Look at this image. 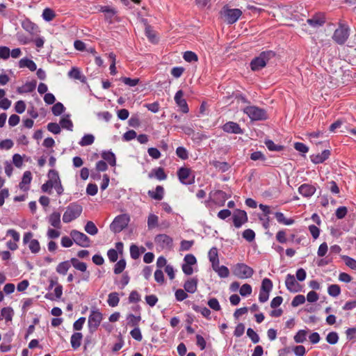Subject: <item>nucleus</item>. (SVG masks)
<instances>
[{
    "label": "nucleus",
    "instance_id": "1",
    "mask_svg": "<svg viewBox=\"0 0 356 356\" xmlns=\"http://www.w3.org/2000/svg\"><path fill=\"white\" fill-rule=\"evenodd\" d=\"M275 56L273 51L268 50L262 51L259 56L252 60L250 63L251 70L253 71H259L264 68L267 63Z\"/></svg>",
    "mask_w": 356,
    "mask_h": 356
},
{
    "label": "nucleus",
    "instance_id": "2",
    "mask_svg": "<svg viewBox=\"0 0 356 356\" xmlns=\"http://www.w3.org/2000/svg\"><path fill=\"white\" fill-rule=\"evenodd\" d=\"M83 211L82 207L77 203H71L67 207L63 216V221L65 223L72 222L79 218Z\"/></svg>",
    "mask_w": 356,
    "mask_h": 356
},
{
    "label": "nucleus",
    "instance_id": "3",
    "mask_svg": "<svg viewBox=\"0 0 356 356\" xmlns=\"http://www.w3.org/2000/svg\"><path fill=\"white\" fill-rule=\"evenodd\" d=\"M243 111L252 121L265 120L268 118L266 111L256 106H248Z\"/></svg>",
    "mask_w": 356,
    "mask_h": 356
},
{
    "label": "nucleus",
    "instance_id": "4",
    "mask_svg": "<svg viewBox=\"0 0 356 356\" xmlns=\"http://www.w3.org/2000/svg\"><path fill=\"white\" fill-rule=\"evenodd\" d=\"M233 274L239 279H247L251 277L254 270L243 263H238L232 268Z\"/></svg>",
    "mask_w": 356,
    "mask_h": 356
},
{
    "label": "nucleus",
    "instance_id": "5",
    "mask_svg": "<svg viewBox=\"0 0 356 356\" xmlns=\"http://www.w3.org/2000/svg\"><path fill=\"white\" fill-rule=\"evenodd\" d=\"M129 216L127 214L119 215L115 218L110 225V229L114 233H119L122 231L129 224Z\"/></svg>",
    "mask_w": 356,
    "mask_h": 356
},
{
    "label": "nucleus",
    "instance_id": "6",
    "mask_svg": "<svg viewBox=\"0 0 356 356\" xmlns=\"http://www.w3.org/2000/svg\"><path fill=\"white\" fill-rule=\"evenodd\" d=\"M349 37V28L348 26L341 24L337 29L332 35V39L339 44H343Z\"/></svg>",
    "mask_w": 356,
    "mask_h": 356
},
{
    "label": "nucleus",
    "instance_id": "7",
    "mask_svg": "<svg viewBox=\"0 0 356 356\" xmlns=\"http://www.w3.org/2000/svg\"><path fill=\"white\" fill-rule=\"evenodd\" d=\"M102 321V314L97 309H92L88 317V327L90 332H94Z\"/></svg>",
    "mask_w": 356,
    "mask_h": 356
},
{
    "label": "nucleus",
    "instance_id": "8",
    "mask_svg": "<svg viewBox=\"0 0 356 356\" xmlns=\"http://www.w3.org/2000/svg\"><path fill=\"white\" fill-rule=\"evenodd\" d=\"M70 236L74 242L81 247L87 248L90 245V240L89 237L83 232L73 229L70 232Z\"/></svg>",
    "mask_w": 356,
    "mask_h": 356
},
{
    "label": "nucleus",
    "instance_id": "9",
    "mask_svg": "<svg viewBox=\"0 0 356 356\" xmlns=\"http://www.w3.org/2000/svg\"><path fill=\"white\" fill-rule=\"evenodd\" d=\"M242 11L238 8H225L224 15L228 24L235 23L241 16Z\"/></svg>",
    "mask_w": 356,
    "mask_h": 356
},
{
    "label": "nucleus",
    "instance_id": "10",
    "mask_svg": "<svg viewBox=\"0 0 356 356\" xmlns=\"http://www.w3.org/2000/svg\"><path fill=\"white\" fill-rule=\"evenodd\" d=\"M154 241L162 249H170L172 246V238L164 234L156 235Z\"/></svg>",
    "mask_w": 356,
    "mask_h": 356
},
{
    "label": "nucleus",
    "instance_id": "11",
    "mask_svg": "<svg viewBox=\"0 0 356 356\" xmlns=\"http://www.w3.org/2000/svg\"><path fill=\"white\" fill-rule=\"evenodd\" d=\"M248 221V216L245 211L237 209L233 214L234 225L236 228H239Z\"/></svg>",
    "mask_w": 356,
    "mask_h": 356
},
{
    "label": "nucleus",
    "instance_id": "12",
    "mask_svg": "<svg viewBox=\"0 0 356 356\" xmlns=\"http://www.w3.org/2000/svg\"><path fill=\"white\" fill-rule=\"evenodd\" d=\"M285 284L286 289L291 292L296 293L300 291V285L293 275L288 274L286 275Z\"/></svg>",
    "mask_w": 356,
    "mask_h": 356
},
{
    "label": "nucleus",
    "instance_id": "13",
    "mask_svg": "<svg viewBox=\"0 0 356 356\" xmlns=\"http://www.w3.org/2000/svg\"><path fill=\"white\" fill-rule=\"evenodd\" d=\"M222 129L224 131L229 133V134H243V130L240 127L239 124L234 122H226L222 126Z\"/></svg>",
    "mask_w": 356,
    "mask_h": 356
},
{
    "label": "nucleus",
    "instance_id": "14",
    "mask_svg": "<svg viewBox=\"0 0 356 356\" xmlns=\"http://www.w3.org/2000/svg\"><path fill=\"white\" fill-rule=\"evenodd\" d=\"M316 191V187L309 184H303L298 188L299 193L305 197H312L315 193Z\"/></svg>",
    "mask_w": 356,
    "mask_h": 356
},
{
    "label": "nucleus",
    "instance_id": "15",
    "mask_svg": "<svg viewBox=\"0 0 356 356\" xmlns=\"http://www.w3.org/2000/svg\"><path fill=\"white\" fill-rule=\"evenodd\" d=\"M184 92L181 90H178L175 95V101L176 104L181 108L184 113L188 112V107L186 101L183 98Z\"/></svg>",
    "mask_w": 356,
    "mask_h": 356
},
{
    "label": "nucleus",
    "instance_id": "16",
    "mask_svg": "<svg viewBox=\"0 0 356 356\" xmlns=\"http://www.w3.org/2000/svg\"><path fill=\"white\" fill-rule=\"evenodd\" d=\"M191 175V170L187 168H181L177 171V176L179 181L184 184H191L193 181L188 180Z\"/></svg>",
    "mask_w": 356,
    "mask_h": 356
},
{
    "label": "nucleus",
    "instance_id": "17",
    "mask_svg": "<svg viewBox=\"0 0 356 356\" xmlns=\"http://www.w3.org/2000/svg\"><path fill=\"white\" fill-rule=\"evenodd\" d=\"M330 155V152L327 149L323 151L321 153H318L316 154H312L310 156V159L312 162L315 164L321 163L328 159Z\"/></svg>",
    "mask_w": 356,
    "mask_h": 356
},
{
    "label": "nucleus",
    "instance_id": "18",
    "mask_svg": "<svg viewBox=\"0 0 356 356\" xmlns=\"http://www.w3.org/2000/svg\"><path fill=\"white\" fill-rule=\"evenodd\" d=\"M22 26L25 31L32 35L37 34L38 32V26L29 19H26L22 22Z\"/></svg>",
    "mask_w": 356,
    "mask_h": 356
},
{
    "label": "nucleus",
    "instance_id": "19",
    "mask_svg": "<svg viewBox=\"0 0 356 356\" xmlns=\"http://www.w3.org/2000/svg\"><path fill=\"white\" fill-rule=\"evenodd\" d=\"M307 23L314 28H318L323 26L325 23V17L323 15H316L307 19Z\"/></svg>",
    "mask_w": 356,
    "mask_h": 356
},
{
    "label": "nucleus",
    "instance_id": "20",
    "mask_svg": "<svg viewBox=\"0 0 356 356\" xmlns=\"http://www.w3.org/2000/svg\"><path fill=\"white\" fill-rule=\"evenodd\" d=\"M48 222L49 224L56 228H61V222H60V214L58 212L54 211L53 212L48 218Z\"/></svg>",
    "mask_w": 356,
    "mask_h": 356
},
{
    "label": "nucleus",
    "instance_id": "21",
    "mask_svg": "<svg viewBox=\"0 0 356 356\" xmlns=\"http://www.w3.org/2000/svg\"><path fill=\"white\" fill-rule=\"evenodd\" d=\"M197 279L195 277L188 279L184 285L185 291L190 293H194L197 291Z\"/></svg>",
    "mask_w": 356,
    "mask_h": 356
},
{
    "label": "nucleus",
    "instance_id": "22",
    "mask_svg": "<svg viewBox=\"0 0 356 356\" xmlns=\"http://www.w3.org/2000/svg\"><path fill=\"white\" fill-rule=\"evenodd\" d=\"M19 67H27L31 71L34 72L37 70L36 64L31 59L22 58L19 62Z\"/></svg>",
    "mask_w": 356,
    "mask_h": 356
},
{
    "label": "nucleus",
    "instance_id": "23",
    "mask_svg": "<svg viewBox=\"0 0 356 356\" xmlns=\"http://www.w3.org/2000/svg\"><path fill=\"white\" fill-rule=\"evenodd\" d=\"M70 267H71L70 260L65 261L59 263L58 264L56 270L58 274L65 275L67 274V273Z\"/></svg>",
    "mask_w": 356,
    "mask_h": 356
},
{
    "label": "nucleus",
    "instance_id": "24",
    "mask_svg": "<svg viewBox=\"0 0 356 356\" xmlns=\"http://www.w3.org/2000/svg\"><path fill=\"white\" fill-rule=\"evenodd\" d=\"M83 335L81 332H74L70 339L71 346L74 349H77L81 346Z\"/></svg>",
    "mask_w": 356,
    "mask_h": 356
},
{
    "label": "nucleus",
    "instance_id": "25",
    "mask_svg": "<svg viewBox=\"0 0 356 356\" xmlns=\"http://www.w3.org/2000/svg\"><path fill=\"white\" fill-rule=\"evenodd\" d=\"M164 190L161 186H157L155 191H149L148 195L156 200H161L163 197Z\"/></svg>",
    "mask_w": 356,
    "mask_h": 356
},
{
    "label": "nucleus",
    "instance_id": "26",
    "mask_svg": "<svg viewBox=\"0 0 356 356\" xmlns=\"http://www.w3.org/2000/svg\"><path fill=\"white\" fill-rule=\"evenodd\" d=\"M48 177V182L49 184H52V188H54L56 185L60 181L58 172L54 170H50L49 171Z\"/></svg>",
    "mask_w": 356,
    "mask_h": 356
},
{
    "label": "nucleus",
    "instance_id": "27",
    "mask_svg": "<svg viewBox=\"0 0 356 356\" xmlns=\"http://www.w3.org/2000/svg\"><path fill=\"white\" fill-rule=\"evenodd\" d=\"M71 265L76 270L86 272L87 270V264L84 262L80 261L76 258H72L70 259Z\"/></svg>",
    "mask_w": 356,
    "mask_h": 356
},
{
    "label": "nucleus",
    "instance_id": "28",
    "mask_svg": "<svg viewBox=\"0 0 356 356\" xmlns=\"http://www.w3.org/2000/svg\"><path fill=\"white\" fill-rule=\"evenodd\" d=\"M211 164L222 172L227 171L230 168V165L227 162H221L219 161H213Z\"/></svg>",
    "mask_w": 356,
    "mask_h": 356
},
{
    "label": "nucleus",
    "instance_id": "29",
    "mask_svg": "<svg viewBox=\"0 0 356 356\" xmlns=\"http://www.w3.org/2000/svg\"><path fill=\"white\" fill-rule=\"evenodd\" d=\"M102 157L104 160L106 161L111 166L116 165V159L115 154L110 151L104 152L102 154Z\"/></svg>",
    "mask_w": 356,
    "mask_h": 356
},
{
    "label": "nucleus",
    "instance_id": "30",
    "mask_svg": "<svg viewBox=\"0 0 356 356\" xmlns=\"http://www.w3.org/2000/svg\"><path fill=\"white\" fill-rule=\"evenodd\" d=\"M32 179L31 173L30 171H26L24 172L22 181L19 184V186L21 189H23L24 191L27 190V187H24L25 185H28L31 183Z\"/></svg>",
    "mask_w": 356,
    "mask_h": 356
},
{
    "label": "nucleus",
    "instance_id": "31",
    "mask_svg": "<svg viewBox=\"0 0 356 356\" xmlns=\"http://www.w3.org/2000/svg\"><path fill=\"white\" fill-rule=\"evenodd\" d=\"M307 331L300 330L294 336L293 339L297 343H304L307 339Z\"/></svg>",
    "mask_w": 356,
    "mask_h": 356
},
{
    "label": "nucleus",
    "instance_id": "32",
    "mask_svg": "<svg viewBox=\"0 0 356 356\" xmlns=\"http://www.w3.org/2000/svg\"><path fill=\"white\" fill-rule=\"evenodd\" d=\"M275 218L278 222L286 225H291L293 224L294 220L293 219H287L285 218L284 213L281 212H276L275 213Z\"/></svg>",
    "mask_w": 356,
    "mask_h": 356
},
{
    "label": "nucleus",
    "instance_id": "33",
    "mask_svg": "<svg viewBox=\"0 0 356 356\" xmlns=\"http://www.w3.org/2000/svg\"><path fill=\"white\" fill-rule=\"evenodd\" d=\"M60 127L69 131H72L73 124L69 118V115L63 117L60 120Z\"/></svg>",
    "mask_w": 356,
    "mask_h": 356
},
{
    "label": "nucleus",
    "instance_id": "34",
    "mask_svg": "<svg viewBox=\"0 0 356 356\" xmlns=\"http://www.w3.org/2000/svg\"><path fill=\"white\" fill-rule=\"evenodd\" d=\"M85 231L90 234V235H95L98 233V229L95 225V223L92 221H88L84 227Z\"/></svg>",
    "mask_w": 356,
    "mask_h": 356
},
{
    "label": "nucleus",
    "instance_id": "35",
    "mask_svg": "<svg viewBox=\"0 0 356 356\" xmlns=\"http://www.w3.org/2000/svg\"><path fill=\"white\" fill-rule=\"evenodd\" d=\"M94 140L95 137L93 135L86 134L82 137L79 144L82 147L88 146L92 145L94 143Z\"/></svg>",
    "mask_w": 356,
    "mask_h": 356
},
{
    "label": "nucleus",
    "instance_id": "36",
    "mask_svg": "<svg viewBox=\"0 0 356 356\" xmlns=\"http://www.w3.org/2000/svg\"><path fill=\"white\" fill-rule=\"evenodd\" d=\"M120 299L118 293L116 292L111 293L108 297V304L109 306L114 307H116L119 303Z\"/></svg>",
    "mask_w": 356,
    "mask_h": 356
},
{
    "label": "nucleus",
    "instance_id": "37",
    "mask_svg": "<svg viewBox=\"0 0 356 356\" xmlns=\"http://www.w3.org/2000/svg\"><path fill=\"white\" fill-rule=\"evenodd\" d=\"M42 18L47 22H50L54 19L56 14L53 10L49 8H46L42 12Z\"/></svg>",
    "mask_w": 356,
    "mask_h": 356
},
{
    "label": "nucleus",
    "instance_id": "38",
    "mask_svg": "<svg viewBox=\"0 0 356 356\" xmlns=\"http://www.w3.org/2000/svg\"><path fill=\"white\" fill-rule=\"evenodd\" d=\"M159 218L155 214L151 213L147 218V226L149 229H154L158 226Z\"/></svg>",
    "mask_w": 356,
    "mask_h": 356
},
{
    "label": "nucleus",
    "instance_id": "39",
    "mask_svg": "<svg viewBox=\"0 0 356 356\" xmlns=\"http://www.w3.org/2000/svg\"><path fill=\"white\" fill-rule=\"evenodd\" d=\"M272 289H273V282H272V281L270 279H268V278H264L262 280L260 291L270 293V291L272 290Z\"/></svg>",
    "mask_w": 356,
    "mask_h": 356
},
{
    "label": "nucleus",
    "instance_id": "40",
    "mask_svg": "<svg viewBox=\"0 0 356 356\" xmlns=\"http://www.w3.org/2000/svg\"><path fill=\"white\" fill-rule=\"evenodd\" d=\"M1 315L6 321H11L13 315V310L11 307H3L1 310Z\"/></svg>",
    "mask_w": 356,
    "mask_h": 356
},
{
    "label": "nucleus",
    "instance_id": "41",
    "mask_svg": "<svg viewBox=\"0 0 356 356\" xmlns=\"http://www.w3.org/2000/svg\"><path fill=\"white\" fill-rule=\"evenodd\" d=\"M327 293L332 297H337L340 294L341 289L337 284H331L327 289Z\"/></svg>",
    "mask_w": 356,
    "mask_h": 356
},
{
    "label": "nucleus",
    "instance_id": "42",
    "mask_svg": "<svg viewBox=\"0 0 356 356\" xmlns=\"http://www.w3.org/2000/svg\"><path fill=\"white\" fill-rule=\"evenodd\" d=\"M126 267V261L124 259H120L118 261L114 267V273L115 274H120L121 273Z\"/></svg>",
    "mask_w": 356,
    "mask_h": 356
},
{
    "label": "nucleus",
    "instance_id": "43",
    "mask_svg": "<svg viewBox=\"0 0 356 356\" xmlns=\"http://www.w3.org/2000/svg\"><path fill=\"white\" fill-rule=\"evenodd\" d=\"M265 145L267 148L270 151H281L283 149V147L281 145H277L274 143V142L271 140H267L265 141Z\"/></svg>",
    "mask_w": 356,
    "mask_h": 356
},
{
    "label": "nucleus",
    "instance_id": "44",
    "mask_svg": "<svg viewBox=\"0 0 356 356\" xmlns=\"http://www.w3.org/2000/svg\"><path fill=\"white\" fill-rule=\"evenodd\" d=\"M65 110L63 104L60 102L55 104L51 108L52 113L54 115H60Z\"/></svg>",
    "mask_w": 356,
    "mask_h": 356
},
{
    "label": "nucleus",
    "instance_id": "45",
    "mask_svg": "<svg viewBox=\"0 0 356 356\" xmlns=\"http://www.w3.org/2000/svg\"><path fill=\"white\" fill-rule=\"evenodd\" d=\"M120 80L125 84L131 87H134L136 86L139 81L140 79L138 78L136 79H131L129 77H122Z\"/></svg>",
    "mask_w": 356,
    "mask_h": 356
},
{
    "label": "nucleus",
    "instance_id": "46",
    "mask_svg": "<svg viewBox=\"0 0 356 356\" xmlns=\"http://www.w3.org/2000/svg\"><path fill=\"white\" fill-rule=\"evenodd\" d=\"M252 286L248 284H243L239 290L240 294L242 296H247L252 293Z\"/></svg>",
    "mask_w": 356,
    "mask_h": 356
},
{
    "label": "nucleus",
    "instance_id": "47",
    "mask_svg": "<svg viewBox=\"0 0 356 356\" xmlns=\"http://www.w3.org/2000/svg\"><path fill=\"white\" fill-rule=\"evenodd\" d=\"M243 237L248 242L252 241L255 238V233L252 229H247L243 232Z\"/></svg>",
    "mask_w": 356,
    "mask_h": 356
},
{
    "label": "nucleus",
    "instance_id": "48",
    "mask_svg": "<svg viewBox=\"0 0 356 356\" xmlns=\"http://www.w3.org/2000/svg\"><path fill=\"white\" fill-rule=\"evenodd\" d=\"M184 59L187 62H193L197 60V56L195 53L188 51L184 54Z\"/></svg>",
    "mask_w": 356,
    "mask_h": 356
},
{
    "label": "nucleus",
    "instance_id": "49",
    "mask_svg": "<svg viewBox=\"0 0 356 356\" xmlns=\"http://www.w3.org/2000/svg\"><path fill=\"white\" fill-rule=\"evenodd\" d=\"M176 154L178 157L183 160L188 158V151L184 147H178L176 149Z\"/></svg>",
    "mask_w": 356,
    "mask_h": 356
},
{
    "label": "nucleus",
    "instance_id": "50",
    "mask_svg": "<svg viewBox=\"0 0 356 356\" xmlns=\"http://www.w3.org/2000/svg\"><path fill=\"white\" fill-rule=\"evenodd\" d=\"M326 340L330 344H336L338 342L339 337L337 332H331L326 337Z\"/></svg>",
    "mask_w": 356,
    "mask_h": 356
},
{
    "label": "nucleus",
    "instance_id": "51",
    "mask_svg": "<svg viewBox=\"0 0 356 356\" xmlns=\"http://www.w3.org/2000/svg\"><path fill=\"white\" fill-rule=\"evenodd\" d=\"M47 129L54 134H58L60 132V126L56 122H50L47 124Z\"/></svg>",
    "mask_w": 356,
    "mask_h": 356
},
{
    "label": "nucleus",
    "instance_id": "52",
    "mask_svg": "<svg viewBox=\"0 0 356 356\" xmlns=\"http://www.w3.org/2000/svg\"><path fill=\"white\" fill-rule=\"evenodd\" d=\"M305 302V297L303 295H298L294 297L291 302V305L293 307H296L300 305H302Z\"/></svg>",
    "mask_w": 356,
    "mask_h": 356
},
{
    "label": "nucleus",
    "instance_id": "53",
    "mask_svg": "<svg viewBox=\"0 0 356 356\" xmlns=\"http://www.w3.org/2000/svg\"><path fill=\"white\" fill-rule=\"evenodd\" d=\"M29 249L33 253H38L40 250V243L38 240L33 239L30 241Z\"/></svg>",
    "mask_w": 356,
    "mask_h": 356
},
{
    "label": "nucleus",
    "instance_id": "54",
    "mask_svg": "<svg viewBox=\"0 0 356 356\" xmlns=\"http://www.w3.org/2000/svg\"><path fill=\"white\" fill-rule=\"evenodd\" d=\"M208 256L210 261H216L217 263L218 260H219L218 250L215 247L210 249Z\"/></svg>",
    "mask_w": 356,
    "mask_h": 356
},
{
    "label": "nucleus",
    "instance_id": "55",
    "mask_svg": "<svg viewBox=\"0 0 356 356\" xmlns=\"http://www.w3.org/2000/svg\"><path fill=\"white\" fill-rule=\"evenodd\" d=\"M247 335L251 339L254 343H257L259 341V337L253 329L248 328L247 330Z\"/></svg>",
    "mask_w": 356,
    "mask_h": 356
},
{
    "label": "nucleus",
    "instance_id": "56",
    "mask_svg": "<svg viewBox=\"0 0 356 356\" xmlns=\"http://www.w3.org/2000/svg\"><path fill=\"white\" fill-rule=\"evenodd\" d=\"M346 265L348 266L349 268H350L353 270H356V260L348 257V256H343V257Z\"/></svg>",
    "mask_w": 356,
    "mask_h": 356
},
{
    "label": "nucleus",
    "instance_id": "57",
    "mask_svg": "<svg viewBox=\"0 0 356 356\" xmlns=\"http://www.w3.org/2000/svg\"><path fill=\"white\" fill-rule=\"evenodd\" d=\"M130 334L135 340L140 341L143 339L142 334L139 327H136L130 332Z\"/></svg>",
    "mask_w": 356,
    "mask_h": 356
},
{
    "label": "nucleus",
    "instance_id": "58",
    "mask_svg": "<svg viewBox=\"0 0 356 356\" xmlns=\"http://www.w3.org/2000/svg\"><path fill=\"white\" fill-rule=\"evenodd\" d=\"M216 272L220 277L222 278L227 277L229 275V270L228 268L225 266H220Z\"/></svg>",
    "mask_w": 356,
    "mask_h": 356
},
{
    "label": "nucleus",
    "instance_id": "59",
    "mask_svg": "<svg viewBox=\"0 0 356 356\" xmlns=\"http://www.w3.org/2000/svg\"><path fill=\"white\" fill-rule=\"evenodd\" d=\"M208 305L209 306V307L211 309H212L215 311H219L221 308L218 300L215 298H211L210 300H209Z\"/></svg>",
    "mask_w": 356,
    "mask_h": 356
},
{
    "label": "nucleus",
    "instance_id": "60",
    "mask_svg": "<svg viewBox=\"0 0 356 356\" xmlns=\"http://www.w3.org/2000/svg\"><path fill=\"white\" fill-rule=\"evenodd\" d=\"M128 324L132 326H138L139 321H140V316H136L134 314H129L127 317Z\"/></svg>",
    "mask_w": 356,
    "mask_h": 356
},
{
    "label": "nucleus",
    "instance_id": "61",
    "mask_svg": "<svg viewBox=\"0 0 356 356\" xmlns=\"http://www.w3.org/2000/svg\"><path fill=\"white\" fill-rule=\"evenodd\" d=\"M14 143L10 139H6L0 142V149H10L13 147Z\"/></svg>",
    "mask_w": 356,
    "mask_h": 356
},
{
    "label": "nucleus",
    "instance_id": "62",
    "mask_svg": "<svg viewBox=\"0 0 356 356\" xmlns=\"http://www.w3.org/2000/svg\"><path fill=\"white\" fill-rule=\"evenodd\" d=\"M26 109V104L24 101L19 100L15 103V110L17 113H22Z\"/></svg>",
    "mask_w": 356,
    "mask_h": 356
},
{
    "label": "nucleus",
    "instance_id": "63",
    "mask_svg": "<svg viewBox=\"0 0 356 356\" xmlns=\"http://www.w3.org/2000/svg\"><path fill=\"white\" fill-rule=\"evenodd\" d=\"M10 49L5 46L0 47V58L8 59L10 57Z\"/></svg>",
    "mask_w": 356,
    "mask_h": 356
},
{
    "label": "nucleus",
    "instance_id": "64",
    "mask_svg": "<svg viewBox=\"0 0 356 356\" xmlns=\"http://www.w3.org/2000/svg\"><path fill=\"white\" fill-rule=\"evenodd\" d=\"M98 188L95 184H89L86 188V193L89 195H95L97 193Z\"/></svg>",
    "mask_w": 356,
    "mask_h": 356
}]
</instances>
